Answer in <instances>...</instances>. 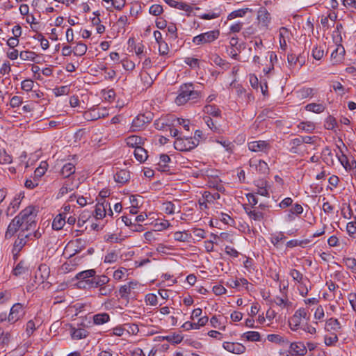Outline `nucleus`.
Wrapping results in <instances>:
<instances>
[{"label":"nucleus","instance_id":"69168bd1","mask_svg":"<svg viewBox=\"0 0 356 356\" xmlns=\"http://www.w3.org/2000/svg\"><path fill=\"white\" fill-rule=\"evenodd\" d=\"M34 83L31 79H26L22 82V89L28 92L33 89Z\"/></svg>","mask_w":356,"mask_h":356},{"label":"nucleus","instance_id":"8fccbe9b","mask_svg":"<svg viewBox=\"0 0 356 356\" xmlns=\"http://www.w3.org/2000/svg\"><path fill=\"white\" fill-rule=\"evenodd\" d=\"M12 156L8 154L6 150L0 151V163L1 164H9L12 163Z\"/></svg>","mask_w":356,"mask_h":356},{"label":"nucleus","instance_id":"79ce46f5","mask_svg":"<svg viewBox=\"0 0 356 356\" xmlns=\"http://www.w3.org/2000/svg\"><path fill=\"white\" fill-rule=\"evenodd\" d=\"M243 337H245L248 341H260V334L258 332L255 331H249L246 332L243 334Z\"/></svg>","mask_w":356,"mask_h":356},{"label":"nucleus","instance_id":"13d9d810","mask_svg":"<svg viewBox=\"0 0 356 356\" xmlns=\"http://www.w3.org/2000/svg\"><path fill=\"white\" fill-rule=\"evenodd\" d=\"M323 55L324 51L321 48L315 47L312 49V56L314 59L319 60L323 57Z\"/></svg>","mask_w":356,"mask_h":356},{"label":"nucleus","instance_id":"f03ea898","mask_svg":"<svg viewBox=\"0 0 356 356\" xmlns=\"http://www.w3.org/2000/svg\"><path fill=\"white\" fill-rule=\"evenodd\" d=\"M198 96L199 92L195 90L192 83H185L180 86L175 102L179 106L183 105L188 100L195 99Z\"/></svg>","mask_w":356,"mask_h":356},{"label":"nucleus","instance_id":"ddd939ff","mask_svg":"<svg viewBox=\"0 0 356 356\" xmlns=\"http://www.w3.org/2000/svg\"><path fill=\"white\" fill-rule=\"evenodd\" d=\"M257 19L262 26L266 28L268 26L270 23L271 17L270 13L265 7L259 8L257 12Z\"/></svg>","mask_w":356,"mask_h":356},{"label":"nucleus","instance_id":"0eeeda50","mask_svg":"<svg viewBox=\"0 0 356 356\" xmlns=\"http://www.w3.org/2000/svg\"><path fill=\"white\" fill-rule=\"evenodd\" d=\"M200 308L194 309L191 316V321L185 322L182 327L186 330H190L193 329H200Z\"/></svg>","mask_w":356,"mask_h":356},{"label":"nucleus","instance_id":"7ed1b4c3","mask_svg":"<svg viewBox=\"0 0 356 356\" xmlns=\"http://www.w3.org/2000/svg\"><path fill=\"white\" fill-rule=\"evenodd\" d=\"M220 172L215 168H202V177L207 186L211 188H218L220 186V179L219 178Z\"/></svg>","mask_w":356,"mask_h":356},{"label":"nucleus","instance_id":"5701e85b","mask_svg":"<svg viewBox=\"0 0 356 356\" xmlns=\"http://www.w3.org/2000/svg\"><path fill=\"white\" fill-rule=\"evenodd\" d=\"M289 31L285 27H281L279 30L280 45L283 50L286 49V38H289Z\"/></svg>","mask_w":356,"mask_h":356},{"label":"nucleus","instance_id":"3c124183","mask_svg":"<svg viewBox=\"0 0 356 356\" xmlns=\"http://www.w3.org/2000/svg\"><path fill=\"white\" fill-rule=\"evenodd\" d=\"M302 144L301 137H298L294 139H292L290 142V145L291 147L290 149V152L291 153H298V147Z\"/></svg>","mask_w":356,"mask_h":356},{"label":"nucleus","instance_id":"f704fd0d","mask_svg":"<svg viewBox=\"0 0 356 356\" xmlns=\"http://www.w3.org/2000/svg\"><path fill=\"white\" fill-rule=\"evenodd\" d=\"M110 316L107 313H100L93 316V322L96 325H102L108 322Z\"/></svg>","mask_w":356,"mask_h":356},{"label":"nucleus","instance_id":"6e6552de","mask_svg":"<svg viewBox=\"0 0 356 356\" xmlns=\"http://www.w3.org/2000/svg\"><path fill=\"white\" fill-rule=\"evenodd\" d=\"M202 197L205 200V202H202V218H203L204 212L207 215L210 214V206L213 203V200L216 198V197H219V194L218 193H215L214 194H211L210 192L204 191L202 194Z\"/></svg>","mask_w":356,"mask_h":356},{"label":"nucleus","instance_id":"393cba45","mask_svg":"<svg viewBox=\"0 0 356 356\" xmlns=\"http://www.w3.org/2000/svg\"><path fill=\"white\" fill-rule=\"evenodd\" d=\"M108 202L104 200L102 203H98L96 205V208L95 210V218L97 219H102L106 215V207L108 205Z\"/></svg>","mask_w":356,"mask_h":356},{"label":"nucleus","instance_id":"e433bc0d","mask_svg":"<svg viewBox=\"0 0 356 356\" xmlns=\"http://www.w3.org/2000/svg\"><path fill=\"white\" fill-rule=\"evenodd\" d=\"M87 51V46L81 42H79L73 49V53L75 56H82Z\"/></svg>","mask_w":356,"mask_h":356},{"label":"nucleus","instance_id":"dca6fc26","mask_svg":"<svg viewBox=\"0 0 356 356\" xmlns=\"http://www.w3.org/2000/svg\"><path fill=\"white\" fill-rule=\"evenodd\" d=\"M19 229H22V225L19 221V219L15 217L9 224L8 229L6 232L5 236L6 238H11ZM21 233H24V232L22 231Z\"/></svg>","mask_w":356,"mask_h":356},{"label":"nucleus","instance_id":"6ab92c4d","mask_svg":"<svg viewBox=\"0 0 356 356\" xmlns=\"http://www.w3.org/2000/svg\"><path fill=\"white\" fill-rule=\"evenodd\" d=\"M23 197H24L22 196L21 194H19L13 199V200L10 203L8 207L7 208V216H12L15 213V211L19 209V204Z\"/></svg>","mask_w":356,"mask_h":356},{"label":"nucleus","instance_id":"c9c22d12","mask_svg":"<svg viewBox=\"0 0 356 356\" xmlns=\"http://www.w3.org/2000/svg\"><path fill=\"white\" fill-rule=\"evenodd\" d=\"M287 60L291 66L295 65L297 63H299L300 66L305 63V60L300 56H296L293 54H288Z\"/></svg>","mask_w":356,"mask_h":356},{"label":"nucleus","instance_id":"a878e982","mask_svg":"<svg viewBox=\"0 0 356 356\" xmlns=\"http://www.w3.org/2000/svg\"><path fill=\"white\" fill-rule=\"evenodd\" d=\"M75 170L76 168L74 165L71 163H67L63 165L60 173L64 178H67L73 175L75 172Z\"/></svg>","mask_w":356,"mask_h":356},{"label":"nucleus","instance_id":"09e8293b","mask_svg":"<svg viewBox=\"0 0 356 356\" xmlns=\"http://www.w3.org/2000/svg\"><path fill=\"white\" fill-rule=\"evenodd\" d=\"M298 127L306 132H312L314 129L315 126L311 122H302L298 124Z\"/></svg>","mask_w":356,"mask_h":356},{"label":"nucleus","instance_id":"a18cd8bd","mask_svg":"<svg viewBox=\"0 0 356 356\" xmlns=\"http://www.w3.org/2000/svg\"><path fill=\"white\" fill-rule=\"evenodd\" d=\"M314 90L312 88H302L298 91L299 96L304 99L312 97L314 95Z\"/></svg>","mask_w":356,"mask_h":356},{"label":"nucleus","instance_id":"c756f323","mask_svg":"<svg viewBox=\"0 0 356 356\" xmlns=\"http://www.w3.org/2000/svg\"><path fill=\"white\" fill-rule=\"evenodd\" d=\"M221 11L219 8H214L207 13H202V19L211 20L218 18L220 16Z\"/></svg>","mask_w":356,"mask_h":356},{"label":"nucleus","instance_id":"864d4df0","mask_svg":"<svg viewBox=\"0 0 356 356\" xmlns=\"http://www.w3.org/2000/svg\"><path fill=\"white\" fill-rule=\"evenodd\" d=\"M131 286L124 284L120 288L119 293L122 298H127L131 293Z\"/></svg>","mask_w":356,"mask_h":356},{"label":"nucleus","instance_id":"aec40b11","mask_svg":"<svg viewBox=\"0 0 356 356\" xmlns=\"http://www.w3.org/2000/svg\"><path fill=\"white\" fill-rule=\"evenodd\" d=\"M130 178V172L127 170H120L114 175L115 181L122 184L129 181Z\"/></svg>","mask_w":356,"mask_h":356},{"label":"nucleus","instance_id":"5fc2aeb1","mask_svg":"<svg viewBox=\"0 0 356 356\" xmlns=\"http://www.w3.org/2000/svg\"><path fill=\"white\" fill-rule=\"evenodd\" d=\"M248 216L251 219L256 221H261L264 218V213L257 210L250 211Z\"/></svg>","mask_w":356,"mask_h":356},{"label":"nucleus","instance_id":"b1692460","mask_svg":"<svg viewBox=\"0 0 356 356\" xmlns=\"http://www.w3.org/2000/svg\"><path fill=\"white\" fill-rule=\"evenodd\" d=\"M341 328V325L338 319L334 318H330L326 321L325 327V329L327 331H335L337 332L340 330Z\"/></svg>","mask_w":356,"mask_h":356},{"label":"nucleus","instance_id":"774afa93","mask_svg":"<svg viewBox=\"0 0 356 356\" xmlns=\"http://www.w3.org/2000/svg\"><path fill=\"white\" fill-rule=\"evenodd\" d=\"M348 299L353 310L356 312V293H350L348 295Z\"/></svg>","mask_w":356,"mask_h":356},{"label":"nucleus","instance_id":"1a4fd4ad","mask_svg":"<svg viewBox=\"0 0 356 356\" xmlns=\"http://www.w3.org/2000/svg\"><path fill=\"white\" fill-rule=\"evenodd\" d=\"M96 274V271L94 269H90L83 270L79 273L76 275V278L79 280L77 286L81 289L87 288L88 280H90Z\"/></svg>","mask_w":356,"mask_h":356},{"label":"nucleus","instance_id":"412c9836","mask_svg":"<svg viewBox=\"0 0 356 356\" xmlns=\"http://www.w3.org/2000/svg\"><path fill=\"white\" fill-rule=\"evenodd\" d=\"M30 236H31V234H24V233H20L17 239L14 243V252H19L26 243V238H28Z\"/></svg>","mask_w":356,"mask_h":356},{"label":"nucleus","instance_id":"4c0bfd02","mask_svg":"<svg viewBox=\"0 0 356 356\" xmlns=\"http://www.w3.org/2000/svg\"><path fill=\"white\" fill-rule=\"evenodd\" d=\"M285 238L286 236L282 232H280L278 234L272 235L270 241L276 248H279L281 242H282Z\"/></svg>","mask_w":356,"mask_h":356},{"label":"nucleus","instance_id":"2eb2a0df","mask_svg":"<svg viewBox=\"0 0 356 356\" xmlns=\"http://www.w3.org/2000/svg\"><path fill=\"white\" fill-rule=\"evenodd\" d=\"M222 346L226 350L234 354H241L245 350V347L240 343L224 342Z\"/></svg>","mask_w":356,"mask_h":356},{"label":"nucleus","instance_id":"603ef678","mask_svg":"<svg viewBox=\"0 0 356 356\" xmlns=\"http://www.w3.org/2000/svg\"><path fill=\"white\" fill-rule=\"evenodd\" d=\"M356 222H349L346 226V230L348 235L353 238H356Z\"/></svg>","mask_w":356,"mask_h":356},{"label":"nucleus","instance_id":"cd10ccee","mask_svg":"<svg viewBox=\"0 0 356 356\" xmlns=\"http://www.w3.org/2000/svg\"><path fill=\"white\" fill-rule=\"evenodd\" d=\"M65 224V216L63 214L57 215L53 220L52 228L55 230L61 229Z\"/></svg>","mask_w":356,"mask_h":356},{"label":"nucleus","instance_id":"423d86ee","mask_svg":"<svg viewBox=\"0 0 356 356\" xmlns=\"http://www.w3.org/2000/svg\"><path fill=\"white\" fill-rule=\"evenodd\" d=\"M249 150L253 152L267 154L271 149L270 143L266 140H255L248 143Z\"/></svg>","mask_w":356,"mask_h":356},{"label":"nucleus","instance_id":"a19ab883","mask_svg":"<svg viewBox=\"0 0 356 356\" xmlns=\"http://www.w3.org/2000/svg\"><path fill=\"white\" fill-rule=\"evenodd\" d=\"M204 112L205 113L217 117L220 115V110L215 105L207 104L204 107Z\"/></svg>","mask_w":356,"mask_h":356},{"label":"nucleus","instance_id":"bb28decb","mask_svg":"<svg viewBox=\"0 0 356 356\" xmlns=\"http://www.w3.org/2000/svg\"><path fill=\"white\" fill-rule=\"evenodd\" d=\"M114 288L115 287L113 284H111L110 282H107L98 289V296H108L112 293Z\"/></svg>","mask_w":356,"mask_h":356},{"label":"nucleus","instance_id":"ea45409f","mask_svg":"<svg viewBox=\"0 0 356 356\" xmlns=\"http://www.w3.org/2000/svg\"><path fill=\"white\" fill-rule=\"evenodd\" d=\"M28 270V268L24 266L23 261H19L15 268L13 270V273L15 276H19L25 273Z\"/></svg>","mask_w":356,"mask_h":356},{"label":"nucleus","instance_id":"7c9ffc66","mask_svg":"<svg viewBox=\"0 0 356 356\" xmlns=\"http://www.w3.org/2000/svg\"><path fill=\"white\" fill-rule=\"evenodd\" d=\"M126 143L128 146L136 149V147L141 146L140 145L143 144V139L141 137L138 136H130L126 138Z\"/></svg>","mask_w":356,"mask_h":356},{"label":"nucleus","instance_id":"c03bdc74","mask_svg":"<svg viewBox=\"0 0 356 356\" xmlns=\"http://www.w3.org/2000/svg\"><path fill=\"white\" fill-rule=\"evenodd\" d=\"M337 126V122L336 118L332 115H329L325 120V127L327 130H334Z\"/></svg>","mask_w":356,"mask_h":356},{"label":"nucleus","instance_id":"4be33fe9","mask_svg":"<svg viewBox=\"0 0 356 356\" xmlns=\"http://www.w3.org/2000/svg\"><path fill=\"white\" fill-rule=\"evenodd\" d=\"M70 334L73 339L79 340L87 337L89 334V332L84 328L72 327Z\"/></svg>","mask_w":356,"mask_h":356},{"label":"nucleus","instance_id":"f8f14e48","mask_svg":"<svg viewBox=\"0 0 356 356\" xmlns=\"http://www.w3.org/2000/svg\"><path fill=\"white\" fill-rule=\"evenodd\" d=\"M23 314V306L20 303L15 304L10 309L8 321L13 323L17 321Z\"/></svg>","mask_w":356,"mask_h":356},{"label":"nucleus","instance_id":"6e6d98bb","mask_svg":"<svg viewBox=\"0 0 356 356\" xmlns=\"http://www.w3.org/2000/svg\"><path fill=\"white\" fill-rule=\"evenodd\" d=\"M163 11V7L159 4H154L152 5L149 10V12L151 15L154 16H158L161 15Z\"/></svg>","mask_w":356,"mask_h":356},{"label":"nucleus","instance_id":"58836bf2","mask_svg":"<svg viewBox=\"0 0 356 356\" xmlns=\"http://www.w3.org/2000/svg\"><path fill=\"white\" fill-rule=\"evenodd\" d=\"M289 275L292 277L293 280L296 282L302 284L304 275L302 273L296 269H291Z\"/></svg>","mask_w":356,"mask_h":356},{"label":"nucleus","instance_id":"2f4dec72","mask_svg":"<svg viewBox=\"0 0 356 356\" xmlns=\"http://www.w3.org/2000/svg\"><path fill=\"white\" fill-rule=\"evenodd\" d=\"M305 109L315 113H321L325 111V106L323 104L310 103L305 106Z\"/></svg>","mask_w":356,"mask_h":356},{"label":"nucleus","instance_id":"bf43d9fd","mask_svg":"<svg viewBox=\"0 0 356 356\" xmlns=\"http://www.w3.org/2000/svg\"><path fill=\"white\" fill-rule=\"evenodd\" d=\"M47 164L44 163V165H40L38 168L35 169L34 172L35 178L38 179V178L41 177L45 173L47 170Z\"/></svg>","mask_w":356,"mask_h":356},{"label":"nucleus","instance_id":"37998d69","mask_svg":"<svg viewBox=\"0 0 356 356\" xmlns=\"http://www.w3.org/2000/svg\"><path fill=\"white\" fill-rule=\"evenodd\" d=\"M36 56V54L31 51H22L19 54V57L23 60L33 61Z\"/></svg>","mask_w":356,"mask_h":356},{"label":"nucleus","instance_id":"473e14b6","mask_svg":"<svg viewBox=\"0 0 356 356\" xmlns=\"http://www.w3.org/2000/svg\"><path fill=\"white\" fill-rule=\"evenodd\" d=\"M251 11L252 10L248 8L234 10L228 15L227 20H232L237 17H243L246 15L248 12Z\"/></svg>","mask_w":356,"mask_h":356},{"label":"nucleus","instance_id":"39448f33","mask_svg":"<svg viewBox=\"0 0 356 356\" xmlns=\"http://www.w3.org/2000/svg\"><path fill=\"white\" fill-rule=\"evenodd\" d=\"M199 144L197 139L190 138H182L178 137L174 143V147L180 152L190 151L197 147Z\"/></svg>","mask_w":356,"mask_h":356},{"label":"nucleus","instance_id":"de8ad7c7","mask_svg":"<svg viewBox=\"0 0 356 356\" xmlns=\"http://www.w3.org/2000/svg\"><path fill=\"white\" fill-rule=\"evenodd\" d=\"M274 302H275V304L277 305L284 306V307L289 306V305L290 303L289 302L286 293H285L284 295L282 296V297L276 296Z\"/></svg>","mask_w":356,"mask_h":356},{"label":"nucleus","instance_id":"c85d7f7f","mask_svg":"<svg viewBox=\"0 0 356 356\" xmlns=\"http://www.w3.org/2000/svg\"><path fill=\"white\" fill-rule=\"evenodd\" d=\"M134 156L140 163L145 162L148 157L147 151L141 146L136 147L134 150Z\"/></svg>","mask_w":356,"mask_h":356},{"label":"nucleus","instance_id":"4468645a","mask_svg":"<svg viewBox=\"0 0 356 356\" xmlns=\"http://www.w3.org/2000/svg\"><path fill=\"white\" fill-rule=\"evenodd\" d=\"M250 165L254 168L255 170L263 175H266L269 172V167L268 164L263 160H252L250 161Z\"/></svg>","mask_w":356,"mask_h":356},{"label":"nucleus","instance_id":"e2e57ef3","mask_svg":"<svg viewBox=\"0 0 356 356\" xmlns=\"http://www.w3.org/2000/svg\"><path fill=\"white\" fill-rule=\"evenodd\" d=\"M205 123L208 126V127L211 129L213 131H217L218 130V127L216 125L213 120L209 116H205L203 118Z\"/></svg>","mask_w":356,"mask_h":356},{"label":"nucleus","instance_id":"f257e3e1","mask_svg":"<svg viewBox=\"0 0 356 356\" xmlns=\"http://www.w3.org/2000/svg\"><path fill=\"white\" fill-rule=\"evenodd\" d=\"M37 212L34 207L29 206L22 210L16 217L22 225V232L34 229L36 226Z\"/></svg>","mask_w":356,"mask_h":356},{"label":"nucleus","instance_id":"a211bd4d","mask_svg":"<svg viewBox=\"0 0 356 356\" xmlns=\"http://www.w3.org/2000/svg\"><path fill=\"white\" fill-rule=\"evenodd\" d=\"M152 120L150 117L145 116V115H138L136 117L132 122V127L134 130L141 129L145 124L149 123Z\"/></svg>","mask_w":356,"mask_h":356},{"label":"nucleus","instance_id":"0e129e2a","mask_svg":"<svg viewBox=\"0 0 356 356\" xmlns=\"http://www.w3.org/2000/svg\"><path fill=\"white\" fill-rule=\"evenodd\" d=\"M333 90L338 92L341 96L343 95L346 92V89L340 82H335L332 86Z\"/></svg>","mask_w":356,"mask_h":356},{"label":"nucleus","instance_id":"9d476101","mask_svg":"<svg viewBox=\"0 0 356 356\" xmlns=\"http://www.w3.org/2000/svg\"><path fill=\"white\" fill-rule=\"evenodd\" d=\"M307 353V348L302 342H293L290 344L287 356H304Z\"/></svg>","mask_w":356,"mask_h":356},{"label":"nucleus","instance_id":"680f3d73","mask_svg":"<svg viewBox=\"0 0 356 356\" xmlns=\"http://www.w3.org/2000/svg\"><path fill=\"white\" fill-rule=\"evenodd\" d=\"M145 302L147 305L155 306L157 304V296L153 293H149L145 296Z\"/></svg>","mask_w":356,"mask_h":356},{"label":"nucleus","instance_id":"72a5a7b5","mask_svg":"<svg viewBox=\"0 0 356 356\" xmlns=\"http://www.w3.org/2000/svg\"><path fill=\"white\" fill-rule=\"evenodd\" d=\"M163 209L167 214H173L175 212L179 213L180 211L179 207H177L172 202H166L163 203Z\"/></svg>","mask_w":356,"mask_h":356},{"label":"nucleus","instance_id":"20e7f679","mask_svg":"<svg viewBox=\"0 0 356 356\" xmlns=\"http://www.w3.org/2000/svg\"><path fill=\"white\" fill-rule=\"evenodd\" d=\"M309 319L308 310L305 308H300L289 319V325L291 330L296 331L300 328L302 319Z\"/></svg>","mask_w":356,"mask_h":356},{"label":"nucleus","instance_id":"f3484780","mask_svg":"<svg viewBox=\"0 0 356 356\" xmlns=\"http://www.w3.org/2000/svg\"><path fill=\"white\" fill-rule=\"evenodd\" d=\"M220 36L219 29H215L212 31H208L202 33V44H209Z\"/></svg>","mask_w":356,"mask_h":356},{"label":"nucleus","instance_id":"49530a36","mask_svg":"<svg viewBox=\"0 0 356 356\" xmlns=\"http://www.w3.org/2000/svg\"><path fill=\"white\" fill-rule=\"evenodd\" d=\"M83 116L87 120H96L101 117L100 114L95 109L85 112Z\"/></svg>","mask_w":356,"mask_h":356},{"label":"nucleus","instance_id":"338daca9","mask_svg":"<svg viewBox=\"0 0 356 356\" xmlns=\"http://www.w3.org/2000/svg\"><path fill=\"white\" fill-rule=\"evenodd\" d=\"M346 266L352 270L356 269V259L355 258L349 257L344 259Z\"/></svg>","mask_w":356,"mask_h":356},{"label":"nucleus","instance_id":"052dcab7","mask_svg":"<svg viewBox=\"0 0 356 356\" xmlns=\"http://www.w3.org/2000/svg\"><path fill=\"white\" fill-rule=\"evenodd\" d=\"M177 8L179 10H182L188 13V15H190L192 13L193 8L190 5L184 3V2H177Z\"/></svg>","mask_w":356,"mask_h":356},{"label":"nucleus","instance_id":"4d7b16f0","mask_svg":"<svg viewBox=\"0 0 356 356\" xmlns=\"http://www.w3.org/2000/svg\"><path fill=\"white\" fill-rule=\"evenodd\" d=\"M184 62L186 64L189 65L191 68H195L199 67L200 60L197 58L192 57L185 58Z\"/></svg>","mask_w":356,"mask_h":356},{"label":"nucleus","instance_id":"9b49d317","mask_svg":"<svg viewBox=\"0 0 356 356\" xmlns=\"http://www.w3.org/2000/svg\"><path fill=\"white\" fill-rule=\"evenodd\" d=\"M88 285L87 288L91 289V288H99L102 285H104V284H106L107 282H110V278L108 277L106 275H96V274L92 277L90 280H88Z\"/></svg>","mask_w":356,"mask_h":356}]
</instances>
